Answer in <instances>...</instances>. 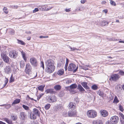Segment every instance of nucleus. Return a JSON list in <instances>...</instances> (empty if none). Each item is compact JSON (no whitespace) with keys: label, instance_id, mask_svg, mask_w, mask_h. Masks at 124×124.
<instances>
[{"label":"nucleus","instance_id":"obj_60","mask_svg":"<svg viewBox=\"0 0 124 124\" xmlns=\"http://www.w3.org/2000/svg\"><path fill=\"white\" fill-rule=\"evenodd\" d=\"M44 95V93H42L39 95L38 96L39 97V98H41L42 96Z\"/></svg>","mask_w":124,"mask_h":124},{"label":"nucleus","instance_id":"obj_22","mask_svg":"<svg viewBox=\"0 0 124 124\" xmlns=\"http://www.w3.org/2000/svg\"><path fill=\"white\" fill-rule=\"evenodd\" d=\"M115 88L116 90L117 91L119 92L121 91V85L118 84L117 85Z\"/></svg>","mask_w":124,"mask_h":124},{"label":"nucleus","instance_id":"obj_12","mask_svg":"<svg viewBox=\"0 0 124 124\" xmlns=\"http://www.w3.org/2000/svg\"><path fill=\"white\" fill-rule=\"evenodd\" d=\"M54 61L52 60H48L46 62V67H50V66H54Z\"/></svg>","mask_w":124,"mask_h":124},{"label":"nucleus","instance_id":"obj_30","mask_svg":"<svg viewBox=\"0 0 124 124\" xmlns=\"http://www.w3.org/2000/svg\"><path fill=\"white\" fill-rule=\"evenodd\" d=\"M119 101L118 100L117 97L116 96H115L113 102L114 103H117Z\"/></svg>","mask_w":124,"mask_h":124},{"label":"nucleus","instance_id":"obj_46","mask_svg":"<svg viewBox=\"0 0 124 124\" xmlns=\"http://www.w3.org/2000/svg\"><path fill=\"white\" fill-rule=\"evenodd\" d=\"M11 117L14 121L15 120H16L17 119V117L16 116H11Z\"/></svg>","mask_w":124,"mask_h":124},{"label":"nucleus","instance_id":"obj_34","mask_svg":"<svg viewBox=\"0 0 124 124\" xmlns=\"http://www.w3.org/2000/svg\"><path fill=\"white\" fill-rule=\"evenodd\" d=\"M118 106L119 110L121 112H123L124 110V109L123 106L121 105V104H119Z\"/></svg>","mask_w":124,"mask_h":124},{"label":"nucleus","instance_id":"obj_19","mask_svg":"<svg viewBox=\"0 0 124 124\" xmlns=\"http://www.w3.org/2000/svg\"><path fill=\"white\" fill-rule=\"evenodd\" d=\"M87 83L85 82H82L81 83V85L84 88L86 89H89V87L87 85Z\"/></svg>","mask_w":124,"mask_h":124},{"label":"nucleus","instance_id":"obj_25","mask_svg":"<svg viewBox=\"0 0 124 124\" xmlns=\"http://www.w3.org/2000/svg\"><path fill=\"white\" fill-rule=\"evenodd\" d=\"M20 100L19 99H16L13 102L12 105L19 103L20 102Z\"/></svg>","mask_w":124,"mask_h":124},{"label":"nucleus","instance_id":"obj_1","mask_svg":"<svg viewBox=\"0 0 124 124\" xmlns=\"http://www.w3.org/2000/svg\"><path fill=\"white\" fill-rule=\"evenodd\" d=\"M33 113H30L29 118L31 119H36L37 116L39 117L40 116V113L39 111L37 108H34L32 111Z\"/></svg>","mask_w":124,"mask_h":124},{"label":"nucleus","instance_id":"obj_5","mask_svg":"<svg viewBox=\"0 0 124 124\" xmlns=\"http://www.w3.org/2000/svg\"><path fill=\"white\" fill-rule=\"evenodd\" d=\"M18 53L15 50H12L10 51L9 53V56L11 58L15 59L18 56Z\"/></svg>","mask_w":124,"mask_h":124},{"label":"nucleus","instance_id":"obj_13","mask_svg":"<svg viewBox=\"0 0 124 124\" xmlns=\"http://www.w3.org/2000/svg\"><path fill=\"white\" fill-rule=\"evenodd\" d=\"M56 98L54 95L49 97L48 99V101L49 103L54 102L56 101Z\"/></svg>","mask_w":124,"mask_h":124},{"label":"nucleus","instance_id":"obj_31","mask_svg":"<svg viewBox=\"0 0 124 124\" xmlns=\"http://www.w3.org/2000/svg\"><path fill=\"white\" fill-rule=\"evenodd\" d=\"M97 93L98 94L101 96H103V92L100 90H99L97 91Z\"/></svg>","mask_w":124,"mask_h":124},{"label":"nucleus","instance_id":"obj_61","mask_svg":"<svg viewBox=\"0 0 124 124\" xmlns=\"http://www.w3.org/2000/svg\"><path fill=\"white\" fill-rule=\"evenodd\" d=\"M58 107L62 109L63 108V106L62 105H59Z\"/></svg>","mask_w":124,"mask_h":124},{"label":"nucleus","instance_id":"obj_50","mask_svg":"<svg viewBox=\"0 0 124 124\" xmlns=\"http://www.w3.org/2000/svg\"><path fill=\"white\" fill-rule=\"evenodd\" d=\"M41 67L43 68V69H44V62L42 61H41Z\"/></svg>","mask_w":124,"mask_h":124},{"label":"nucleus","instance_id":"obj_20","mask_svg":"<svg viewBox=\"0 0 124 124\" xmlns=\"http://www.w3.org/2000/svg\"><path fill=\"white\" fill-rule=\"evenodd\" d=\"M93 124H103L102 121L101 120H97L93 122Z\"/></svg>","mask_w":124,"mask_h":124},{"label":"nucleus","instance_id":"obj_7","mask_svg":"<svg viewBox=\"0 0 124 124\" xmlns=\"http://www.w3.org/2000/svg\"><path fill=\"white\" fill-rule=\"evenodd\" d=\"M30 62L31 65L34 67H36L38 65V61L35 58H31L30 59Z\"/></svg>","mask_w":124,"mask_h":124},{"label":"nucleus","instance_id":"obj_59","mask_svg":"<svg viewBox=\"0 0 124 124\" xmlns=\"http://www.w3.org/2000/svg\"><path fill=\"white\" fill-rule=\"evenodd\" d=\"M18 6H17L14 5L13 6L12 8H18Z\"/></svg>","mask_w":124,"mask_h":124},{"label":"nucleus","instance_id":"obj_14","mask_svg":"<svg viewBox=\"0 0 124 124\" xmlns=\"http://www.w3.org/2000/svg\"><path fill=\"white\" fill-rule=\"evenodd\" d=\"M68 108L71 109V110L74 109L76 107V104L73 102H70L68 105Z\"/></svg>","mask_w":124,"mask_h":124},{"label":"nucleus","instance_id":"obj_52","mask_svg":"<svg viewBox=\"0 0 124 124\" xmlns=\"http://www.w3.org/2000/svg\"><path fill=\"white\" fill-rule=\"evenodd\" d=\"M112 124L111 121H108L106 122V124Z\"/></svg>","mask_w":124,"mask_h":124},{"label":"nucleus","instance_id":"obj_36","mask_svg":"<svg viewBox=\"0 0 124 124\" xmlns=\"http://www.w3.org/2000/svg\"><path fill=\"white\" fill-rule=\"evenodd\" d=\"M5 47L4 46H0V50L1 51V53L2 52H5L4 51L5 49Z\"/></svg>","mask_w":124,"mask_h":124},{"label":"nucleus","instance_id":"obj_33","mask_svg":"<svg viewBox=\"0 0 124 124\" xmlns=\"http://www.w3.org/2000/svg\"><path fill=\"white\" fill-rule=\"evenodd\" d=\"M69 48H70V49L71 50L70 51H75V50H78V49H77V48H76L75 47H71V46H69Z\"/></svg>","mask_w":124,"mask_h":124},{"label":"nucleus","instance_id":"obj_10","mask_svg":"<svg viewBox=\"0 0 124 124\" xmlns=\"http://www.w3.org/2000/svg\"><path fill=\"white\" fill-rule=\"evenodd\" d=\"M55 69V67L54 66H52L46 67V71L49 73H52L54 71Z\"/></svg>","mask_w":124,"mask_h":124},{"label":"nucleus","instance_id":"obj_40","mask_svg":"<svg viewBox=\"0 0 124 124\" xmlns=\"http://www.w3.org/2000/svg\"><path fill=\"white\" fill-rule=\"evenodd\" d=\"M5 81H4L5 84H4V85L3 87H4L6 86V85L8 83V79L7 78L5 77Z\"/></svg>","mask_w":124,"mask_h":124},{"label":"nucleus","instance_id":"obj_43","mask_svg":"<svg viewBox=\"0 0 124 124\" xmlns=\"http://www.w3.org/2000/svg\"><path fill=\"white\" fill-rule=\"evenodd\" d=\"M63 73V71L62 70H59L58 72V74L59 75H62Z\"/></svg>","mask_w":124,"mask_h":124},{"label":"nucleus","instance_id":"obj_24","mask_svg":"<svg viewBox=\"0 0 124 124\" xmlns=\"http://www.w3.org/2000/svg\"><path fill=\"white\" fill-rule=\"evenodd\" d=\"M23 58V59L26 62V61L27 58L26 57V54L23 51L21 52Z\"/></svg>","mask_w":124,"mask_h":124},{"label":"nucleus","instance_id":"obj_29","mask_svg":"<svg viewBox=\"0 0 124 124\" xmlns=\"http://www.w3.org/2000/svg\"><path fill=\"white\" fill-rule=\"evenodd\" d=\"M44 85H40L38 87V88L39 90L43 91L44 90V88L45 87Z\"/></svg>","mask_w":124,"mask_h":124},{"label":"nucleus","instance_id":"obj_9","mask_svg":"<svg viewBox=\"0 0 124 124\" xmlns=\"http://www.w3.org/2000/svg\"><path fill=\"white\" fill-rule=\"evenodd\" d=\"M31 67L29 63L26 64L25 71L26 73L29 74L31 72Z\"/></svg>","mask_w":124,"mask_h":124},{"label":"nucleus","instance_id":"obj_16","mask_svg":"<svg viewBox=\"0 0 124 124\" xmlns=\"http://www.w3.org/2000/svg\"><path fill=\"white\" fill-rule=\"evenodd\" d=\"M5 72L8 74L10 73L11 71V67L9 66H6L4 69Z\"/></svg>","mask_w":124,"mask_h":124},{"label":"nucleus","instance_id":"obj_6","mask_svg":"<svg viewBox=\"0 0 124 124\" xmlns=\"http://www.w3.org/2000/svg\"><path fill=\"white\" fill-rule=\"evenodd\" d=\"M20 118L22 122H24L27 118V114L25 112H21L20 113Z\"/></svg>","mask_w":124,"mask_h":124},{"label":"nucleus","instance_id":"obj_27","mask_svg":"<svg viewBox=\"0 0 124 124\" xmlns=\"http://www.w3.org/2000/svg\"><path fill=\"white\" fill-rule=\"evenodd\" d=\"M61 88V86L59 85H55L54 87V89L56 91H58L60 90Z\"/></svg>","mask_w":124,"mask_h":124},{"label":"nucleus","instance_id":"obj_39","mask_svg":"<svg viewBox=\"0 0 124 124\" xmlns=\"http://www.w3.org/2000/svg\"><path fill=\"white\" fill-rule=\"evenodd\" d=\"M109 23L107 22L103 21L101 22V24L102 26L108 25Z\"/></svg>","mask_w":124,"mask_h":124},{"label":"nucleus","instance_id":"obj_8","mask_svg":"<svg viewBox=\"0 0 124 124\" xmlns=\"http://www.w3.org/2000/svg\"><path fill=\"white\" fill-rule=\"evenodd\" d=\"M112 124H116L118 123L119 121V117L117 116H114L111 117L110 118Z\"/></svg>","mask_w":124,"mask_h":124},{"label":"nucleus","instance_id":"obj_64","mask_svg":"<svg viewBox=\"0 0 124 124\" xmlns=\"http://www.w3.org/2000/svg\"><path fill=\"white\" fill-rule=\"evenodd\" d=\"M0 124H6L5 123L1 121H0Z\"/></svg>","mask_w":124,"mask_h":124},{"label":"nucleus","instance_id":"obj_18","mask_svg":"<svg viewBox=\"0 0 124 124\" xmlns=\"http://www.w3.org/2000/svg\"><path fill=\"white\" fill-rule=\"evenodd\" d=\"M47 5H44V6H43L42 7V8H40V10L41 11H47L51 9L53 7H49V8H46V7Z\"/></svg>","mask_w":124,"mask_h":124},{"label":"nucleus","instance_id":"obj_51","mask_svg":"<svg viewBox=\"0 0 124 124\" xmlns=\"http://www.w3.org/2000/svg\"><path fill=\"white\" fill-rule=\"evenodd\" d=\"M39 11V9L38 8H35L34 10H33V12L35 13L36 12L38 11Z\"/></svg>","mask_w":124,"mask_h":124},{"label":"nucleus","instance_id":"obj_23","mask_svg":"<svg viewBox=\"0 0 124 124\" xmlns=\"http://www.w3.org/2000/svg\"><path fill=\"white\" fill-rule=\"evenodd\" d=\"M78 89L80 92H84L85 91V90L80 85H78Z\"/></svg>","mask_w":124,"mask_h":124},{"label":"nucleus","instance_id":"obj_17","mask_svg":"<svg viewBox=\"0 0 124 124\" xmlns=\"http://www.w3.org/2000/svg\"><path fill=\"white\" fill-rule=\"evenodd\" d=\"M100 112L102 116L104 117L107 116L108 114V112L105 110H101L100 111Z\"/></svg>","mask_w":124,"mask_h":124},{"label":"nucleus","instance_id":"obj_35","mask_svg":"<svg viewBox=\"0 0 124 124\" xmlns=\"http://www.w3.org/2000/svg\"><path fill=\"white\" fill-rule=\"evenodd\" d=\"M17 40H18L17 43L18 44H21L22 45H24L25 44L24 42L23 41H22L21 40H19L18 39H17Z\"/></svg>","mask_w":124,"mask_h":124},{"label":"nucleus","instance_id":"obj_37","mask_svg":"<svg viewBox=\"0 0 124 124\" xmlns=\"http://www.w3.org/2000/svg\"><path fill=\"white\" fill-rule=\"evenodd\" d=\"M92 88L94 90H97L98 88V87L96 85H94L92 86Z\"/></svg>","mask_w":124,"mask_h":124},{"label":"nucleus","instance_id":"obj_62","mask_svg":"<svg viewBox=\"0 0 124 124\" xmlns=\"http://www.w3.org/2000/svg\"><path fill=\"white\" fill-rule=\"evenodd\" d=\"M103 12H105V13H107L108 12V10L107 9H104L103 10Z\"/></svg>","mask_w":124,"mask_h":124},{"label":"nucleus","instance_id":"obj_38","mask_svg":"<svg viewBox=\"0 0 124 124\" xmlns=\"http://www.w3.org/2000/svg\"><path fill=\"white\" fill-rule=\"evenodd\" d=\"M51 105L50 104H48L46 105L45 107V108L46 110H47L50 108Z\"/></svg>","mask_w":124,"mask_h":124},{"label":"nucleus","instance_id":"obj_32","mask_svg":"<svg viewBox=\"0 0 124 124\" xmlns=\"http://www.w3.org/2000/svg\"><path fill=\"white\" fill-rule=\"evenodd\" d=\"M20 64L21 68H23L25 65L24 62L23 61H21L20 62Z\"/></svg>","mask_w":124,"mask_h":124},{"label":"nucleus","instance_id":"obj_55","mask_svg":"<svg viewBox=\"0 0 124 124\" xmlns=\"http://www.w3.org/2000/svg\"><path fill=\"white\" fill-rule=\"evenodd\" d=\"M48 36H39V38L40 39H41L42 38H48Z\"/></svg>","mask_w":124,"mask_h":124},{"label":"nucleus","instance_id":"obj_48","mask_svg":"<svg viewBox=\"0 0 124 124\" xmlns=\"http://www.w3.org/2000/svg\"><path fill=\"white\" fill-rule=\"evenodd\" d=\"M79 67H80L81 69L85 70H88V69L87 67L83 66H80Z\"/></svg>","mask_w":124,"mask_h":124},{"label":"nucleus","instance_id":"obj_42","mask_svg":"<svg viewBox=\"0 0 124 124\" xmlns=\"http://www.w3.org/2000/svg\"><path fill=\"white\" fill-rule=\"evenodd\" d=\"M3 10L6 14H7L8 13V9L7 7H4L3 8Z\"/></svg>","mask_w":124,"mask_h":124},{"label":"nucleus","instance_id":"obj_58","mask_svg":"<svg viewBox=\"0 0 124 124\" xmlns=\"http://www.w3.org/2000/svg\"><path fill=\"white\" fill-rule=\"evenodd\" d=\"M86 0H82L81 1V2L82 3L84 4Z\"/></svg>","mask_w":124,"mask_h":124},{"label":"nucleus","instance_id":"obj_28","mask_svg":"<svg viewBox=\"0 0 124 124\" xmlns=\"http://www.w3.org/2000/svg\"><path fill=\"white\" fill-rule=\"evenodd\" d=\"M0 106L2 107L4 106L5 108L7 109H8L11 107V105L10 104H3L2 105H0Z\"/></svg>","mask_w":124,"mask_h":124},{"label":"nucleus","instance_id":"obj_41","mask_svg":"<svg viewBox=\"0 0 124 124\" xmlns=\"http://www.w3.org/2000/svg\"><path fill=\"white\" fill-rule=\"evenodd\" d=\"M109 0L110 1V3L111 5L114 6H116V4L114 1H112V0Z\"/></svg>","mask_w":124,"mask_h":124},{"label":"nucleus","instance_id":"obj_63","mask_svg":"<svg viewBox=\"0 0 124 124\" xmlns=\"http://www.w3.org/2000/svg\"><path fill=\"white\" fill-rule=\"evenodd\" d=\"M70 9H65V11L66 12H69L70 11Z\"/></svg>","mask_w":124,"mask_h":124},{"label":"nucleus","instance_id":"obj_53","mask_svg":"<svg viewBox=\"0 0 124 124\" xmlns=\"http://www.w3.org/2000/svg\"><path fill=\"white\" fill-rule=\"evenodd\" d=\"M70 89L69 90L70 92H72V93H75V92L74 91V90L72 89Z\"/></svg>","mask_w":124,"mask_h":124},{"label":"nucleus","instance_id":"obj_3","mask_svg":"<svg viewBox=\"0 0 124 124\" xmlns=\"http://www.w3.org/2000/svg\"><path fill=\"white\" fill-rule=\"evenodd\" d=\"M78 68V66H76L73 63H70L69 65L68 70V71H72L74 73L77 71Z\"/></svg>","mask_w":124,"mask_h":124},{"label":"nucleus","instance_id":"obj_4","mask_svg":"<svg viewBox=\"0 0 124 124\" xmlns=\"http://www.w3.org/2000/svg\"><path fill=\"white\" fill-rule=\"evenodd\" d=\"M1 55L3 61L7 63H8L9 62V58L8 56L5 52L1 53Z\"/></svg>","mask_w":124,"mask_h":124},{"label":"nucleus","instance_id":"obj_2","mask_svg":"<svg viewBox=\"0 0 124 124\" xmlns=\"http://www.w3.org/2000/svg\"><path fill=\"white\" fill-rule=\"evenodd\" d=\"M87 116L90 118H93L97 116V113L93 110H91L88 111L87 112Z\"/></svg>","mask_w":124,"mask_h":124},{"label":"nucleus","instance_id":"obj_45","mask_svg":"<svg viewBox=\"0 0 124 124\" xmlns=\"http://www.w3.org/2000/svg\"><path fill=\"white\" fill-rule=\"evenodd\" d=\"M23 107V108L25 110H28L29 109V107L25 105H22Z\"/></svg>","mask_w":124,"mask_h":124},{"label":"nucleus","instance_id":"obj_15","mask_svg":"<svg viewBox=\"0 0 124 124\" xmlns=\"http://www.w3.org/2000/svg\"><path fill=\"white\" fill-rule=\"evenodd\" d=\"M76 110L70 111L68 112L69 116L75 117L76 116Z\"/></svg>","mask_w":124,"mask_h":124},{"label":"nucleus","instance_id":"obj_21","mask_svg":"<svg viewBox=\"0 0 124 124\" xmlns=\"http://www.w3.org/2000/svg\"><path fill=\"white\" fill-rule=\"evenodd\" d=\"M45 92L46 93H50V94H53L55 93L54 89H47L45 91Z\"/></svg>","mask_w":124,"mask_h":124},{"label":"nucleus","instance_id":"obj_44","mask_svg":"<svg viewBox=\"0 0 124 124\" xmlns=\"http://www.w3.org/2000/svg\"><path fill=\"white\" fill-rule=\"evenodd\" d=\"M119 74L121 75L124 76V71L122 70H120L119 71Z\"/></svg>","mask_w":124,"mask_h":124},{"label":"nucleus","instance_id":"obj_57","mask_svg":"<svg viewBox=\"0 0 124 124\" xmlns=\"http://www.w3.org/2000/svg\"><path fill=\"white\" fill-rule=\"evenodd\" d=\"M7 123L8 124H13L12 121L9 120Z\"/></svg>","mask_w":124,"mask_h":124},{"label":"nucleus","instance_id":"obj_11","mask_svg":"<svg viewBox=\"0 0 124 124\" xmlns=\"http://www.w3.org/2000/svg\"><path fill=\"white\" fill-rule=\"evenodd\" d=\"M120 78L119 75L118 74H114L112 75L111 76L110 78L113 81H116Z\"/></svg>","mask_w":124,"mask_h":124},{"label":"nucleus","instance_id":"obj_47","mask_svg":"<svg viewBox=\"0 0 124 124\" xmlns=\"http://www.w3.org/2000/svg\"><path fill=\"white\" fill-rule=\"evenodd\" d=\"M14 81V79L13 78V75H12L10 78L9 82L10 83H11L13 82Z\"/></svg>","mask_w":124,"mask_h":124},{"label":"nucleus","instance_id":"obj_56","mask_svg":"<svg viewBox=\"0 0 124 124\" xmlns=\"http://www.w3.org/2000/svg\"><path fill=\"white\" fill-rule=\"evenodd\" d=\"M69 61L68 59L66 58V64H65V65L68 66V62H69Z\"/></svg>","mask_w":124,"mask_h":124},{"label":"nucleus","instance_id":"obj_26","mask_svg":"<svg viewBox=\"0 0 124 124\" xmlns=\"http://www.w3.org/2000/svg\"><path fill=\"white\" fill-rule=\"evenodd\" d=\"M77 85L75 84H73L71 85L70 86L67 87L68 89H75L77 88Z\"/></svg>","mask_w":124,"mask_h":124},{"label":"nucleus","instance_id":"obj_49","mask_svg":"<svg viewBox=\"0 0 124 124\" xmlns=\"http://www.w3.org/2000/svg\"><path fill=\"white\" fill-rule=\"evenodd\" d=\"M63 115L64 117L69 116L68 113H67L66 112H63Z\"/></svg>","mask_w":124,"mask_h":124},{"label":"nucleus","instance_id":"obj_54","mask_svg":"<svg viewBox=\"0 0 124 124\" xmlns=\"http://www.w3.org/2000/svg\"><path fill=\"white\" fill-rule=\"evenodd\" d=\"M4 120L7 123H8L9 120L8 119L6 118H3Z\"/></svg>","mask_w":124,"mask_h":124}]
</instances>
